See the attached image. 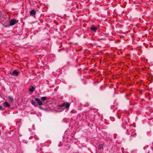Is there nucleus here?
<instances>
[{
  "label": "nucleus",
  "mask_w": 153,
  "mask_h": 153,
  "mask_svg": "<svg viewBox=\"0 0 153 153\" xmlns=\"http://www.w3.org/2000/svg\"><path fill=\"white\" fill-rule=\"evenodd\" d=\"M17 23L16 20L15 19H12L10 20V25L11 26H13L16 23Z\"/></svg>",
  "instance_id": "1"
},
{
  "label": "nucleus",
  "mask_w": 153,
  "mask_h": 153,
  "mask_svg": "<svg viewBox=\"0 0 153 153\" xmlns=\"http://www.w3.org/2000/svg\"><path fill=\"white\" fill-rule=\"evenodd\" d=\"M35 100L36 101L39 105H42L43 103L41 101L39 98H36L35 99Z\"/></svg>",
  "instance_id": "2"
},
{
  "label": "nucleus",
  "mask_w": 153,
  "mask_h": 153,
  "mask_svg": "<svg viewBox=\"0 0 153 153\" xmlns=\"http://www.w3.org/2000/svg\"><path fill=\"white\" fill-rule=\"evenodd\" d=\"M97 27H95L94 25H92L91 27L90 28V30H91L92 31H94V32H95L97 30Z\"/></svg>",
  "instance_id": "3"
},
{
  "label": "nucleus",
  "mask_w": 153,
  "mask_h": 153,
  "mask_svg": "<svg viewBox=\"0 0 153 153\" xmlns=\"http://www.w3.org/2000/svg\"><path fill=\"white\" fill-rule=\"evenodd\" d=\"M36 13V11L34 10H32L30 12V15L33 16L35 15Z\"/></svg>",
  "instance_id": "4"
},
{
  "label": "nucleus",
  "mask_w": 153,
  "mask_h": 153,
  "mask_svg": "<svg viewBox=\"0 0 153 153\" xmlns=\"http://www.w3.org/2000/svg\"><path fill=\"white\" fill-rule=\"evenodd\" d=\"M3 105L4 107H10V105L9 104V103L7 102H5L3 103Z\"/></svg>",
  "instance_id": "5"
},
{
  "label": "nucleus",
  "mask_w": 153,
  "mask_h": 153,
  "mask_svg": "<svg viewBox=\"0 0 153 153\" xmlns=\"http://www.w3.org/2000/svg\"><path fill=\"white\" fill-rule=\"evenodd\" d=\"M30 87H31V88L29 89V91L30 92L32 93L35 91V88L33 86H30Z\"/></svg>",
  "instance_id": "6"
},
{
  "label": "nucleus",
  "mask_w": 153,
  "mask_h": 153,
  "mask_svg": "<svg viewBox=\"0 0 153 153\" xmlns=\"http://www.w3.org/2000/svg\"><path fill=\"white\" fill-rule=\"evenodd\" d=\"M31 103L33 105H34L36 107L37 106L36 103L33 100H31Z\"/></svg>",
  "instance_id": "7"
},
{
  "label": "nucleus",
  "mask_w": 153,
  "mask_h": 153,
  "mask_svg": "<svg viewBox=\"0 0 153 153\" xmlns=\"http://www.w3.org/2000/svg\"><path fill=\"white\" fill-rule=\"evenodd\" d=\"M19 74V72L17 71L16 70H14L13 72V74L15 75H18Z\"/></svg>",
  "instance_id": "8"
},
{
  "label": "nucleus",
  "mask_w": 153,
  "mask_h": 153,
  "mask_svg": "<svg viewBox=\"0 0 153 153\" xmlns=\"http://www.w3.org/2000/svg\"><path fill=\"white\" fill-rule=\"evenodd\" d=\"M70 104H69V103L66 102L65 104V107L66 108H68L70 106Z\"/></svg>",
  "instance_id": "9"
},
{
  "label": "nucleus",
  "mask_w": 153,
  "mask_h": 153,
  "mask_svg": "<svg viewBox=\"0 0 153 153\" xmlns=\"http://www.w3.org/2000/svg\"><path fill=\"white\" fill-rule=\"evenodd\" d=\"M47 98L45 97H42L41 98V100L42 101H45V100H47Z\"/></svg>",
  "instance_id": "10"
},
{
  "label": "nucleus",
  "mask_w": 153,
  "mask_h": 153,
  "mask_svg": "<svg viewBox=\"0 0 153 153\" xmlns=\"http://www.w3.org/2000/svg\"><path fill=\"white\" fill-rule=\"evenodd\" d=\"M98 148L99 149H103V148L102 146V144H99L98 145Z\"/></svg>",
  "instance_id": "11"
},
{
  "label": "nucleus",
  "mask_w": 153,
  "mask_h": 153,
  "mask_svg": "<svg viewBox=\"0 0 153 153\" xmlns=\"http://www.w3.org/2000/svg\"><path fill=\"white\" fill-rule=\"evenodd\" d=\"M8 100L11 102H12L13 101V99L12 97H8Z\"/></svg>",
  "instance_id": "12"
},
{
  "label": "nucleus",
  "mask_w": 153,
  "mask_h": 153,
  "mask_svg": "<svg viewBox=\"0 0 153 153\" xmlns=\"http://www.w3.org/2000/svg\"><path fill=\"white\" fill-rule=\"evenodd\" d=\"M60 108H62L63 107H65V103H63L62 104H61L59 105Z\"/></svg>",
  "instance_id": "13"
},
{
  "label": "nucleus",
  "mask_w": 153,
  "mask_h": 153,
  "mask_svg": "<svg viewBox=\"0 0 153 153\" xmlns=\"http://www.w3.org/2000/svg\"><path fill=\"white\" fill-rule=\"evenodd\" d=\"M4 110V108L1 105H0V110Z\"/></svg>",
  "instance_id": "14"
},
{
  "label": "nucleus",
  "mask_w": 153,
  "mask_h": 153,
  "mask_svg": "<svg viewBox=\"0 0 153 153\" xmlns=\"http://www.w3.org/2000/svg\"><path fill=\"white\" fill-rule=\"evenodd\" d=\"M61 50V49H60V50H59V51H60Z\"/></svg>",
  "instance_id": "15"
},
{
  "label": "nucleus",
  "mask_w": 153,
  "mask_h": 153,
  "mask_svg": "<svg viewBox=\"0 0 153 153\" xmlns=\"http://www.w3.org/2000/svg\"><path fill=\"white\" fill-rule=\"evenodd\" d=\"M56 24L57 25H58V24L57 23H56Z\"/></svg>",
  "instance_id": "16"
}]
</instances>
